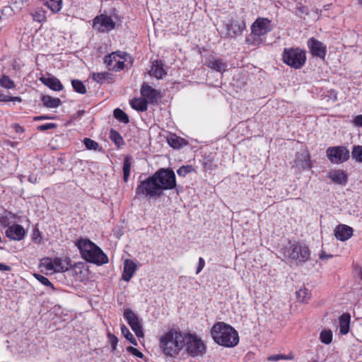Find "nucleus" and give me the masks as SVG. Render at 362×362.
<instances>
[{"instance_id": "2f4dec72", "label": "nucleus", "mask_w": 362, "mask_h": 362, "mask_svg": "<svg viewBox=\"0 0 362 362\" xmlns=\"http://www.w3.org/2000/svg\"><path fill=\"white\" fill-rule=\"evenodd\" d=\"M45 5L53 13H57L62 8V0H45Z\"/></svg>"}, {"instance_id": "72a5a7b5", "label": "nucleus", "mask_w": 362, "mask_h": 362, "mask_svg": "<svg viewBox=\"0 0 362 362\" xmlns=\"http://www.w3.org/2000/svg\"><path fill=\"white\" fill-rule=\"evenodd\" d=\"M92 78L95 81L103 83L111 78V74L107 72L93 73Z\"/></svg>"}, {"instance_id": "864d4df0", "label": "nucleus", "mask_w": 362, "mask_h": 362, "mask_svg": "<svg viewBox=\"0 0 362 362\" xmlns=\"http://www.w3.org/2000/svg\"><path fill=\"white\" fill-rule=\"evenodd\" d=\"M0 223L4 227H9L10 221L8 217L6 216H1L0 217Z\"/></svg>"}, {"instance_id": "39448f33", "label": "nucleus", "mask_w": 362, "mask_h": 362, "mask_svg": "<svg viewBox=\"0 0 362 362\" xmlns=\"http://www.w3.org/2000/svg\"><path fill=\"white\" fill-rule=\"evenodd\" d=\"M136 197L139 199H156L163 195L153 175L141 181L136 188Z\"/></svg>"}, {"instance_id": "6ab92c4d", "label": "nucleus", "mask_w": 362, "mask_h": 362, "mask_svg": "<svg viewBox=\"0 0 362 362\" xmlns=\"http://www.w3.org/2000/svg\"><path fill=\"white\" fill-rule=\"evenodd\" d=\"M5 234L11 240H21L24 238L25 232L22 226L14 224L6 229Z\"/></svg>"}, {"instance_id": "5fc2aeb1", "label": "nucleus", "mask_w": 362, "mask_h": 362, "mask_svg": "<svg viewBox=\"0 0 362 362\" xmlns=\"http://www.w3.org/2000/svg\"><path fill=\"white\" fill-rule=\"evenodd\" d=\"M54 127H55L54 124L49 123V124H42V125L39 126L38 129H40V130H46V129H49L53 128Z\"/></svg>"}, {"instance_id": "4be33fe9", "label": "nucleus", "mask_w": 362, "mask_h": 362, "mask_svg": "<svg viewBox=\"0 0 362 362\" xmlns=\"http://www.w3.org/2000/svg\"><path fill=\"white\" fill-rule=\"evenodd\" d=\"M167 72L163 68V64L160 60H155L152 62L151 69L149 71V75L154 76L157 79H160Z\"/></svg>"}, {"instance_id": "20e7f679", "label": "nucleus", "mask_w": 362, "mask_h": 362, "mask_svg": "<svg viewBox=\"0 0 362 362\" xmlns=\"http://www.w3.org/2000/svg\"><path fill=\"white\" fill-rule=\"evenodd\" d=\"M281 253L288 263L295 265L307 262L310 256V250L306 245L291 241L281 249Z\"/></svg>"}, {"instance_id": "f3484780", "label": "nucleus", "mask_w": 362, "mask_h": 362, "mask_svg": "<svg viewBox=\"0 0 362 362\" xmlns=\"http://www.w3.org/2000/svg\"><path fill=\"white\" fill-rule=\"evenodd\" d=\"M292 168L298 172L311 168L309 154L307 152L297 153Z\"/></svg>"}, {"instance_id": "aec40b11", "label": "nucleus", "mask_w": 362, "mask_h": 362, "mask_svg": "<svg viewBox=\"0 0 362 362\" xmlns=\"http://www.w3.org/2000/svg\"><path fill=\"white\" fill-rule=\"evenodd\" d=\"M353 235V228L344 224L337 226L334 230L336 238L341 241L349 240Z\"/></svg>"}, {"instance_id": "0e129e2a", "label": "nucleus", "mask_w": 362, "mask_h": 362, "mask_svg": "<svg viewBox=\"0 0 362 362\" xmlns=\"http://www.w3.org/2000/svg\"><path fill=\"white\" fill-rule=\"evenodd\" d=\"M358 4L362 6V0H357Z\"/></svg>"}, {"instance_id": "4468645a", "label": "nucleus", "mask_w": 362, "mask_h": 362, "mask_svg": "<svg viewBox=\"0 0 362 362\" xmlns=\"http://www.w3.org/2000/svg\"><path fill=\"white\" fill-rule=\"evenodd\" d=\"M115 25L110 16L100 15L94 18L93 27L99 32H107L114 29Z\"/></svg>"}, {"instance_id": "f03ea898", "label": "nucleus", "mask_w": 362, "mask_h": 362, "mask_svg": "<svg viewBox=\"0 0 362 362\" xmlns=\"http://www.w3.org/2000/svg\"><path fill=\"white\" fill-rule=\"evenodd\" d=\"M211 335L216 344L225 347H234L239 342L238 332L232 326L223 322L214 325Z\"/></svg>"}, {"instance_id": "13d9d810", "label": "nucleus", "mask_w": 362, "mask_h": 362, "mask_svg": "<svg viewBox=\"0 0 362 362\" xmlns=\"http://www.w3.org/2000/svg\"><path fill=\"white\" fill-rule=\"evenodd\" d=\"M11 268L6 264L0 263V271H9Z\"/></svg>"}, {"instance_id": "9b49d317", "label": "nucleus", "mask_w": 362, "mask_h": 362, "mask_svg": "<svg viewBox=\"0 0 362 362\" xmlns=\"http://www.w3.org/2000/svg\"><path fill=\"white\" fill-rule=\"evenodd\" d=\"M123 317L137 337H143L144 332L141 320L131 309L124 310Z\"/></svg>"}, {"instance_id": "a878e982", "label": "nucleus", "mask_w": 362, "mask_h": 362, "mask_svg": "<svg viewBox=\"0 0 362 362\" xmlns=\"http://www.w3.org/2000/svg\"><path fill=\"white\" fill-rule=\"evenodd\" d=\"M207 66L218 72H223L227 70V64L221 59H211L209 61Z\"/></svg>"}, {"instance_id": "58836bf2", "label": "nucleus", "mask_w": 362, "mask_h": 362, "mask_svg": "<svg viewBox=\"0 0 362 362\" xmlns=\"http://www.w3.org/2000/svg\"><path fill=\"white\" fill-rule=\"evenodd\" d=\"M352 158L357 163H362V146H355L351 151Z\"/></svg>"}, {"instance_id": "e2e57ef3", "label": "nucleus", "mask_w": 362, "mask_h": 362, "mask_svg": "<svg viewBox=\"0 0 362 362\" xmlns=\"http://www.w3.org/2000/svg\"><path fill=\"white\" fill-rule=\"evenodd\" d=\"M39 233H40V232L38 230H34V232H33L34 239L36 238V236H37V235H39Z\"/></svg>"}, {"instance_id": "bf43d9fd", "label": "nucleus", "mask_w": 362, "mask_h": 362, "mask_svg": "<svg viewBox=\"0 0 362 362\" xmlns=\"http://www.w3.org/2000/svg\"><path fill=\"white\" fill-rule=\"evenodd\" d=\"M28 180L31 182V183H36L37 182V177L35 176V175H30L29 177H28Z\"/></svg>"}, {"instance_id": "393cba45", "label": "nucleus", "mask_w": 362, "mask_h": 362, "mask_svg": "<svg viewBox=\"0 0 362 362\" xmlns=\"http://www.w3.org/2000/svg\"><path fill=\"white\" fill-rule=\"evenodd\" d=\"M339 332L346 334L349 332L351 316L349 313H344L339 317Z\"/></svg>"}, {"instance_id": "49530a36", "label": "nucleus", "mask_w": 362, "mask_h": 362, "mask_svg": "<svg viewBox=\"0 0 362 362\" xmlns=\"http://www.w3.org/2000/svg\"><path fill=\"white\" fill-rule=\"evenodd\" d=\"M127 351L139 358H142L144 357V354L134 347L128 346L127 348Z\"/></svg>"}, {"instance_id": "c756f323", "label": "nucleus", "mask_w": 362, "mask_h": 362, "mask_svg": "<svg viewBox=\"0 0 362 362\" xmlns=\"http://www.w3.org/2000/svg\"><path fill=\"white\" fill-rule=\"evenodd\" d=\"M132 158L130 156H126L124 159L122 170H123V179L125 182H127L129 180L131 166H132Z\"/></svg>"}, {"instance_id": "1a4fd4ad", "label": "nucleus", "mask_w": 362, "mask_h": 362, "mask_svg": "<svg viewBox=\"0 0 362 362\" xmlns=\"http://www.w3.org/2000/svg\"><path fill=\"white\" fill-rule=\"evenodd\" d=\"M187 354L192 357L202 356L206 351V346L197 335L187 333L185 345Z\"/></svg>"}, {"instance_id": "6e6552de", "label": "nucleus", "mask_w": 362, "mask_h": 362, "mask_svg": "<svg viewBox=\"0 0 362 362\" xmlns=\"http://www.w3.org/2000/svg\"><path fill=\"white\" fill-rule=\"evenodd\" d=\"M129 56L122 52H112L104 59V63L110 71H119L124 68V62Z\"/></svg>"}, {"instance_id": "de8ad7c7", "label": "nucleus", "mask_w": 362, "mask_h": 362, "mask_svg": "<svg viewBox=\"0 0 362 362\" xmlns=\"http://www.w3.org/2000/svg\"><path fill=\"white\" fill-rule=\"evenodd\" d=\"M107 337H108V339L111 344L112 350H115L116 347H117V342H118V339H117V337L110 333L108 334Z\"/></svg>"}, {"instance_id": "c85d7f7f", "label": "nucleus", "mask_w": 362, "mask_h": 362, "mask_svg": "<svg viewBox=\"0 0 362 362\" xmlns=\"http://www.w3.org/2000/svg\"><path fill=\"white\" fill-rule=\"evenodd\" d=\"M43 105L49 108H55L60 105L61 100L58 98H52L49 95H43L41 98Z\"/></svg>"}, {"instance_id": "09e8293b", "label": "nucleus", "mask_w": 362, "mask_h": 362, "mask_svg": "<svg viewBox=\"0 0 362 362\" xmlns=\"http://www.w3.org/2000/svg\"><path fill=\"white\" fill-rule=\"evenodd\" d=\"M45 268L48 271L54 272V266L53 262V259H47L43 263Z\"/></svg>"}, {"instance_id": "423d86ee", "label": "nucleus", "mask_w": 362, "mask_h": 362, "mask_svg": "<svg viewBox=\"0 0 362 362\" xmlns=\"http://www.w3.org/2000/svg\"><path fill=\"white\" fill-rule=\"evenodd\" d=\"M283 62L288 66L294 69H300L306 60L304 50L298 47L285 48L282 54Z\"/></svg>"}, {"instance_id": "cd10ccee", "label": "nucleus", "mask_w": 362, "mask_h": 362, "mask_svg": "<svg viewBox=\"0 0 362 362\" xmlns=\"http://www.w3.org/2000/svg\"><path fill=\"white\" fill-rule=\"evenodd\" d=\"M130 105L133 109L141 112L146 111L148 108V103L143 97L134 98L130 101Z\"/></svg>"}, {"instance_id": "4c0bfd02", "label": "nucleus", "mask_w": 362, "mask_h": 362, "mask_svg": "<svg viewBox=\"0 0 362 362\" xmlns=\"http://www.w3.org/2000/svg\"><path fill=\"white\" fill-rule=\"evenodd\" d=\"M294 356L292 353H290L288 355L284 354H276V355H272L267 358V360L269 361H278L279 360H293Z\"/></svg>"}, {"instance_id": "8fccbe9b", "label": "nucleus", "mask_w": 362, "mask_h": 362, "mask_svg": "<svg viewBox=\"0 0 362 362\" xmlns=\"http://www.w3.org/2000/svg\"><path fill=\"white\" fill-rule=\"evenodd\" d=\"M17 144H18L17 142L11 141L9 140L5 139L3 141L1 146L4 148L8 149L9 147H12V148L16 147Z\"/></svg>"}, {"instance_id": "79ce46f5", "label": "nucleus", "mask_w": 362, "mask_h": 362, "mask_svg": "<svg viewBox=\"0 0 362 362\" xmlns=\"http://www.w3.org/2000/svg\"><path fill=\"white\" fill-rule=\"evenodd\" d=\"M71 84L74 90L78 93L83 94L86 92L84 84L79 80H72Z\"/></svg>"}, {"instance_id": "4d7b16f0", "label": "nucleus", "mask_w": 362, "mask_h": 362, "mask_svg": "<svg viewBox=\"0 0 362 362\" xmlns=\"http://www.w3.org/2000/svg\"><path fill=\"white\" fill-rule=\"evenodd\" d=\"M355 124L356 126L362 127V115H358L354 118V120Z\"/></svg>"}, {"instance_id": "5701e85b", "label": "nucleus", "mask_w": 362, "mask_h": 362, "mask_svg": "<svg viewBox=\"0 0 362 362\" xmlns=\"http://www.w3.org/2000/svg\"><path fill=\"white\" fill-rule=\"evenodd\" d=\"M54 272H64L68 271L71 267L69 259L56 257L53 259Z\"/></svg>"}, {"instance_id": "7c9ffc66", "label": "nucleus", "mask_w": 362, "mask_h": 362, "mask_svg": "<svg viewBox=\"0 0 362 362\" xmlns=\"http://www.w3.org/2000/svg\"><path fill=\"white\" fill-rule=\"evenodd\" d=\"M310 296L311 293L306 288H300L296 292V298L298 301L301 303H307L310 298Z\"/></svg>"}, {"instance_id": "7ed1b4c3", "label": "nucleus", "mask_w": 362, "mask_h": 362, "mask_svg": "<svg viewBox=\"0 0 362 362\" xmlns=\"http://www.w3.org/2000/svg\"><path fill=\"white\" fill-rule=\"evenodd\" d=\"M76 246L83 259L90 263L100 266L107 264L109 261L103 251L89 240L81 239L78 240Z\"/></svg>"}, {"instance_id": "b1692460", "label": "nucleus", "mask_w": 362, "mask_h": 362, "mask_svg": "<svg viewBox=\"0 0 362 362\" xmlns=\"http://www.w3.org/2000/svg\"><path fill=\"white\" fill-rule=\"evenodd\" d=\"M40 81L50 89L54 91H59L63 89V86L59 80L55 77H42Z\"/></svg>"}, {"instance_id": "6e6d98bb", "label": "nucleus", "mask_w": 362, "mask_h": 362, "mask_svg": "<svg viewBox=\"0 0 362 362\" xmlns=\"http://www.w3.org/2000/svg\"><path fill=\"white\" fill-rule=\"evenodd\" d=\"M13 127L16 134H23L24 132V128L17 124H13Z\"/></svg>"}, {"instance_id": "c03bdc74", "label": "nucleus", "mask_w": 362, "mask_h": 362, "mask_svg": "<svg viewBox=\"0 0 362 362\" xmlns=\"http://www.w3.org/2000/svg\"><path fill=\"white\" fill-rule=\"evenodd\" d=\"M193 170L194 168L192 165H182L177 170V173L179 176L185 177Z\"/></svg>"}, {"instance_id": "2eb2a0df", "label": "nucleus", "mask_w": 362, "mask_h": 362, "mask_svg": "<svg viewBox=\"0 0 362 362\" xmlns=\"http://www.w3.org/2000/svg\"><path fill=\"white\" fill-rule=\"evenodd\" d=\"M308 47L310 52L315 57L325 59L327 54V47L322 42L311 37L308 40Z\"/></svg>"}, {"instance_id": "603ef678", "label": "nucleus", "mask_w": 362, "mask_h": 362, "mask_svg": "<svg viewBox=\"0 0 362 362\" xmlns=\"http://www.w3.org/2000/svg\"><path fill=\"white\" fill-rule=\"evenodd\" d=\"M110 139L118 148L124 145L123 137H110Z\"/></svg>"}, {"instance_id": "680f3d73", "label": "nucleus", "mask_w": 362, "mask_h": 362, "mask_svg": "<svg viewBox=\"0 0 362 362\" xmlns=\"http://www.w3.org/2000/svg\"><path fill=\"white\" fill-rule=\"evenodd\" d=\"M110 136H119V134L116 131L112 129Z\"/></svg>"}, {"instance_id": "f704fd0d", "label": "nucleus", "mask_w": 362, "mask_h": 362, "mask_svg": "<svg viewBox=\"0 0 362 362\" xmlns=\"http://www.w3.org/2000/svg\"><path fill=\"white\" fill-rule=\"evenodd\" d=\"M0 86L6 89H13L16 87L14 81L6 75L0 78Z\"/></svg>"}, {"instance_id": "9d476101", "label": "nucleus", "mask_w": 362, "mask_h": 362, "mask_svg": "<svg viewBox=\"0 0 362 362\" xmlns=\"http://www.w3.org/2000/svg\"><path fill=\"white\" fill-rule=\"evenodd\" d=\"M326 153L329 161L334 164L342 163L350 157L349 151L344 146L329 147Z\"/></svg>"}, {"instance_id": "a18cd8bd", "label": "nucleus", "mask_w": 362, "mask_h": 362, "mask_svg": "<svg viewBox=\"0 0 362 362\" xmlns=\"http://www.w3.org/2000/svg\"><path fill=\"white\" fill-rule=\"evenodd\" d=\"M0 101L1 102L12 101V102L21 103L22 101V98L18 96L12 97V96H8V95H6L0 93Z\"/></svg>"}, {"instance_id": "a19ab883", "label": "nucleus", "mask_w": 362, "mask_h": 362, "mask_svg": "<svg viewBox=\"0 0 362 362\" xmlns=\"http://www.w3.org/2000/svg\"><path fill=\"white\" fill-rule=\"evenodd\" d=\"M46 11L42 9H37L33 13V19L35 21L41 23L45 21L46 19Z\"/></svg>"}, {"instance_id": "3c124183", "label": "nucleus", "mask_w": 362, "mask_h": 362, "mask_svg": "<svg viewBox=\"0 0 362 362\" xmlns=\"http://www.w3.org/2000/svg\"><path fill=\"white\" fill-rule=\"evenodd\" d=\"M204 266H205V261H204V258L199 257L196 274H199L202 272V270L204 269Z\"/></svg>"}, {"instance_id": "e433bc0d", "label": "nucleus", "mask_w": 362, "mask_h": 362, "mask_svg": "<svg viewBox=\"0 0 362 362\" xmlns=\"http://www.w3.org/2000/svg\"><path fill=\"white\" fill-rule=\"evenodd\" d=\"M121 332L123 336L132 344L137 345L136 340L133 334L129 332V329L124 325H121Z\"/></svg>"}, {"instance_id": "f257e3e1", "label": "nucleus", "mask_w": 362, "mask_h": 362, "mask_svg": "<svg viewBox=\"0 0 362 362\" xmlns=\"http://www.w3.org/2000/svg\"><path fill=\"white\" fill-rule=\"evenodd\" d=\"M187 333L170 328L159 336V348L167 357L176 358L185 347Z\"/></svg>"}, {"instance_id": "ea45409f", "label": "nucleus", "mask_w": 362, "mask_h": 362, "mask_svg": "<svg viewBox=\"0 0 362 362\" xmlns=\"http://www.w3.org/2000/svg\"><path fill=\"white\" fill-rule=\"evenodd\" d=\"M114 117L121 122L127 123L129 122L128 116L121 109L117 108L114 110Z\"/></svg>"}, {"instance_id": "ddd939ff", "label": "nucleus", "mask_w": 362, "mask_h": 362, "mask_svg": "<svg viewBox=\"0 0 362 362\" xmlns=\"http://www.w3.org/2000/svg\"><path fill=\"white\" fill-rule=\"evenodd\" d=\"M224 28L226 29L225 37H234L241 34L246 28V25L243 21L231 18L225 23Z\"/></svg>"}, {"instance_id": "052dcab7", "label": "nucleus", "mask_w": 362, "mask_h": 362, "mask_svg": "<svg viewBox=\"0 0 362 362\" xmlns=\"http://www.w3.org/2000/svg\"><path fill=\"white\" fill-rule=\"evenodd\" d=\"M332 257V255H326V254H325V252H322L320 254V258L321 259H329V258H330V257Z\"/></svg>"}, {"instance_id": "412c9836", "label": "nucleus", "mask_w": 362, "mask_h": 362, "mask_svg": "<svg viewBox=\"0 0 362 362\" xmlns=\"http://www.w3.org/2000/svg\"><path fill=\"white\" fill-rule=\"evenodd\" d=\"M136 264L132 259H127L124 262V270L122 273V279L125 281H129L136 270Z\"/></svg>"}, {"instance_id": "a211bd4d", "label": "nucleus", "mask_w": 362, "mask_h": 362, "mask_svg": "<svg viewBox=\"0 0 362 362\" xmlns=\"http://www.w3.org/2000/svg\"><path fill=\"white\" fill-rule=\"evenodd\" d=\"M327 177L336 185H346L348 182V174L347 173L341 169L331 170Z\"/></svg>"}, {"instance_id": "37998d69", "label": "nucleus", "mask_w": 362, "mask_h": 362, "mask_svg": "<svg viewBox=\"0 0 362 362\" xmlns=\"http://www.w3.org/2000/svg\"><path fill=\"white\" fill-rule=\"evenodd\" d=\"M34 276L42 284L54 289L53 284L47 277L39 274H34Z\"/></svg>"}, {"instance_id": "f8f14e48", "label": "nucleus", "mask_w": 362, "mask_h": 362, "mask_svg": "<svg viewBox=\"0 0 362 362\" xmlns=\"http://www.w3.org/2000/svg\"><path fill=\"white\" fill-rule=\"evenodd\" d=\"M274 28L272 21L266 18H258L251 26L252 35L260 37L271 32Z\"/></svg>"}, {"instance_id": "0eeeda50", "label": "nucleus", "mask_w": 362, "mask_h": 362, "mask_svg": "<svg viewBox=\"0 0 362 362\" xmlns=\"http://www.w3.org/2000/svg\"><path fill=\"white\" fill-rule=\"evenodd\" d=\"M152 175L163 192L176 186L175 175L172 170L161 168Z\"/></svg>"}, {"instance_id": "dca6fc26", "label": "nucleus", "mask_w": 362, "mask_h": 362, "mask_svg": "<svg viewBox=\"0 0 362 362\" xmlns=\"http://www.w3.org/2000/svg\"><path fill=\"white\" fill-rule=\"evenodd\" d=\"M141 96L150 103H156L160 98V91L144 83L141 88Z\"/></svg>"}, {"instance_id": "bb28decb", "label": "nucleus", "mask_w": 362, "mask_h": 362, "mask_svg": "<svg viewBox=\"0 0 362 362\" xmlns=\"http://www.w3.org/2000/svg\"><path fill=\"white\" fill-rule=\"evenodd\" d=\"M168 144L174 149L179 150L188 144L182 137H167Z\"/></svg>"}, {"instance_id": "473e14b6", "label": "nucleus", "mask_w": 362, "mask_h": 362, "mask_svg": "<svg viewBox=\"0 0 362 362\" xmlns=\"http://www.w3.org/2000/svg\"><path fill=\"white\" fill-rule=\"evenodd\" d=\"M83 144L86 148L88 150L98 151H102L103 148L100 146V145L95 141L92 140L90 138L85 137L83 140Z\"/></svg>"}, {"instance_id": "c9c22d12", "label": "nucleus", "mask_w": 362, "mask_h": 362, "mask_svg": "<svg viewBox=\"0 0 362 362\" xmlns=\"http://www.w3.org/2000/svg\"><path fill=\"white\" fill-rule=\"evenodd\" d=\"M333 335L331 330H322L320 334V339L322 343L329 344L332 341Z\"/></svg>"}]
</instances>
